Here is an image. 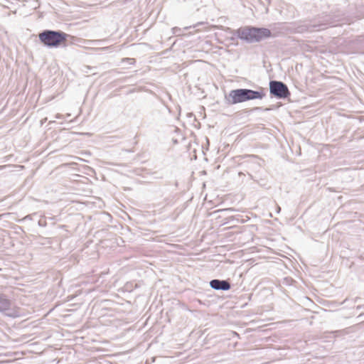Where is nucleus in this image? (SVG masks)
<instances>
[{"label": "nucleus", "instance_id": "f03ea898", "mask_svg": "<svg viewBox=\"0 0 364 364\" xmlns=\"http://www.w3.org/2000/svg\"><path fill=\"white\" fill-rule=\"evenodd\" d=\"M266 96L264 88L259 87L258 90L247 88H238L232 90L225 96L228 105H235L253 100H262Z\"/></svg>", "mask_w": 364, "mask_h": 364}, {"label": "nucleus", "instance_id": "423d86ee", "mask_svg": "<svg viewBox=\"0 0 364 364\" xmlns=\"http://www.w3.org/2000/svg\"><path fill=\"white\" fill-rule=\"evenodd\" d=\"M210 287L215 290L228 291L231 289V284L228 280L214 279L210 280Z\"/></svg>", "mask_w": 364, "mask_h": 364}, {"label": "nucleus", "instance_id": "9d476101", "mask_svg": "<svg viewBox=\"0 0 364 364\" xmlns=\"http://www.w3.org/2000/svg\"><path fill=\"white\" fill-rule=\"evenodd\" d=\"M332 333H333L335 336H337L338 335H340L341 333V331H333Z\"/></svg>", "mask_w": 364, "mask_h": 364}, {"label": "nucleus", "instance_id": "ddd939ff", "mask_svg": "<svg viewBox=\"0 0 364 364\" xmlns=\"http://www.w3.org/2000/svg\"><path fill=\"white\" fill-rule=\"evenodd\" d=\"M280 210H281V208L279 205H277V212L279 213Z\"/></svg>", "mask_w": 364, "mask_h": 364}, {"label": "nucleus", "instance_id": "f257e3e1", "mask_svg": "<svg viewBox=\"0 0 364 364\" xmlns=\"http://www.w3.org/2000/svg\"><path fill=\"white\" fill-rule=\"evenodd\" d=\"M234 35L247 43H258L272 36L269 29L252 26L240 27L235 31Z\"/></svg>", "mask_w": 364, "mask_h": 364}, {"label": "nucleus", "instance_id": "0eeeda50", "mask_svg": "<svg viewBox=\"0 0 364 364\" xmlns=\"http://www.w3.org/2000/svg\"><path fill=\"white\" fill-rule=\"evenodd\" d=\"M11 301L4 294H0V312H5L11 309Z\"/></svg>", "mask_w": 364, "mask_h": 364}, {"label": "nucleus", "instance_id": "1a4fd4ad", "mask_svg": "<svg viewBox=\"0 0 364 364\" xmlns=\"http://www.w3.org/2000/svg\"><path fill=\"white\" fill-rule=\"evenodd\" d=\"M181 31V29H180V28H177V27H175V28H173V34H177V32H178V31Z\"/></svg>", "mask_w": 364, "mask_h": 364}, {"label": "nucleus", "instance_id": "f8f14e48", "mask_svg": "<svg viewBox=\"0 0 364 364\" xmlns=\"http://www.w3.org/2000/svg\"><path fill=\"white\" fill-rule=\"evenodd\" d=\"M260 109H262V107H256L253 109V110H260Z\"/></svg>", "mask_w": 364, "mask_h": 364}, {"label": "nucleus", "instance_id": "6e6552de", "mask_svg": "<svg viewBox=\"0 0 364 364\" xmlns=\"http://www.w3.org/2000/svg\"><path fill=\"white\" fill-rule=\"evenodd\" d=\"M124 60H127L129 64H134V63H135V59H134V58H127L124 59Z\"/></svg>", "mask_w": 364, "mask_h": 364}, {"label": "nucleus", "instance_id": "7ed1b4c3", "mask_svg": "<svg viewBox=\"0 0 364 364\" xmlns=\"http://www.w3.org/2000/svg\"><path fill=\"white\" fill-rule=\"evenodd\" d=\"M68 34L62 31L46 29L39 33L38 38L41 43L48 48H58L67 41Z\"/></svg>", "mask_w": 364, "mask_h": 364}, {"label": "nucleus", "instance_id": "20e7f679", "mask_svg": "<svg viewBox=\"0 0 364 364\" xmlns=\"http://www.w3.org/2000/svg\"><path fill=\"white\" fill-rule=\"evenodd\" d=\"M336 21L329 15L318 16L303 25L301 27V31H307L309 32L318 31L324 30L328 26H333Z\"/></svg>", "mask_w": 364, "mask_h": 364}, {"label": "nucleus", "instance_id": "4468645a", "mask_svg": "<svg viewBox=\"0 0 364 364\" xmlns=\"http://www.w3.org/2000/svg\"><path fill=\"white\" fill-rule=\"evenodd\" d=\"M7 167V166H0V170L4 169Z\"/></svg>", "mask_w": 364, "mask_h": 364}, {"label": "nucleus", "instance_id": "dca6fc26", "mask_svg": "<svg viewBox=\"0 0 364 364\" xmlns=\"http://www.w3.org/2000/svg\"><path fill=\"white\" fill-rule=\"evenodd\" d=\"M247 174L250 176V178H252V176L247 172Z\"/></svg>", "mask_w": 364, "mask_h": 364}, {"label": "nucleus", "instance_id": "39448f33", "mask_svg": "<svg viewBox=\"0 0 364 364\" xmlns=\"http://www.w3.org/2000/svg\"><path fill=\"white\" fill-rule=\"evenodd\" d=\"M269 86L271 96L277 99H285L291 95L287 85L282 81L270 80Z\"/></svg>", "mask_w": 364, "mask_h": 364}, {"label": "nucleus", "instance_id": "9b49d317", "mask_svg": "<svg viewBox=\"0 0 364 364\" xmlns=\"http://www.w3.org/2000/svg\"><path fill=\"white\" fill-rule=\"evenodd\" d=\"M249 164H250V163H249V162H247V161H244V163H243V164H242V165L245 166L247 168H248V165H249Z\"/></svg>", "mask_w": 364, "mask_h": 364}, {"label": "nucleus", "instance_id": "2eb2a0df", "mask_svg": "<svg viewBox=\"0 0 364 364\" xmlns=\"http://www.w3.org/2000/svg\"><path fill=\"white\" fill-rule=\"evenodd\" d=\"M238 175H239V176H242V175H244V176H245V173H244L243 172H242V171H240V172L238 173Z\"/></svg>", "mask_w": 364, "mask_h": 364}]
</instances>
